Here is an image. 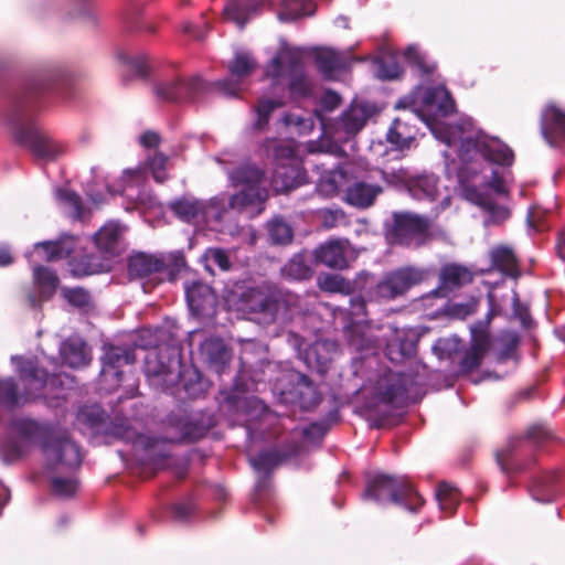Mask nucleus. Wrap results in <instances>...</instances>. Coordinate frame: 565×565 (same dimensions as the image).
I'll return each instance as SVG.
<instances>
[{"label": "nucleus", "mask_w": 565, "mask_h": 565, "mask_svg": "<svg viewBox=\"0 0 565 565\" xmlns=\"http://www.w3.org/2000/svg\"><path fill=\"white\" fill-rule=\"evenodd\" d=\"M72 85L73 75L64 65L47 64L23 84L11 88L0 100L1 122L14 142L38 160L52 162L67 152V143L43 128L36 113L40 102L46 96L68 97Z\"/></svg>", "instance_id": "1"}, {"label": "nucleus", "mask_w": 565, "mask_h": 565, "mask_svg": "<svg viewBox=\"0 0 565 565\" xmlns=\"http://www.w3.org/2000/svg\"><path fill=\"white\" fill-rule=\"evenodd\" d=\"M460 168L446 164L448 179L456 174L461 196L481 207L487 214L484 225H498L510 217V210L495 203L484 188L492 189L499 195L508 193L500 167H511L514 162L513 150L497 137L479 130L461 137L458 149Z\"/></svg>", "instance_id": "2"}, {"label": "nucleus", "mask_w": 565, "mask_h": 565, "mask_svg": "<svg viewBox=\"0 0 565 565\" xmlns=\"http://www.w3.org/2000/svg\"><path fill=\"white\" fill-rule=\"evenodd\" d=\"M395 109H409L403 117H396L391 124V152L403 153L405 150L416 148L417 127L413 121H423L434 137L447 146L461 145V137L477 134L472 120L462 119L460 122L448 126L444 118L456 111V103L451 93L444 84L423 87L416 86L407 96L399 98L394 105Z\"/></svg>", "instance_id": "3"}, {"label": "nucleus", "mask_w": 565, "mask_h": 565, "mask_svg": "<svg viewBox=\"0 0 565 565\" xmlns=\"http://www.w3.org/2000/svg\"><path fill=\"white\" fill-rule=\"evenodd\" d=\"M233 185L239 188L234 194L221 193L209 201L185 194L169 202V210L180 221L192 224L199 220L221 223L232 218L233 213H246L249 217L265 210L268 198L265 171L256 164H241L230 172Z\"/></svg>", "instance_id": "4"}, {"label": "nucleus", "mask_w": 565, "mask_h": 565, "mask_svg": "<svg viewBox=\"0 0 565 565\" xmlns=\"http://www.w3.org/2000/svg\"><path fill=\"white\" fill-rule=\"evenodd\" d=\"M35 445L41 448L46 468L52 472H73L82 463L81 448L66 430L29 417H14L8 424L0 446L1 460L6 465L18 462Z\"/></svg>", "instance_id": "5"}, {"label": "nucleus", "mask_w": 565, "mask_h": 565, "mask_svg": "<svg viewBox=\"0 0 565 565\" xmlns=\"http://www.w3.org/2000/svg\"><path fill=\"white\" fill-rule=\"evenodd\" d=\"M168 422L175 430L171 436H153L137 433L126 417H116L107 426L105 433L130 443L134 457L141 465L153 469H161L168 466L172 444L199 440L209 430V427L195 423L184 415L171 414Z\"/></svg>", "instance_id": "6"}, {"label": "nucleus", "mask_w": 565, "mask_h": 565, "mask_svg": "<svg viewBox=\"0 0 565 565\" xmlns=\"http://www.w3.org/2000/svg\"><path fill=\"white\" fill-rule=\"evenodd\" d=\"M257 62L250 53H236L228 64V76L215 82H206L200 75L177 76L156 84L157 97L170 103L198 104L211 92L218 90L227 97H237L246 88V79L254 73Z\"/></svg>", "instance_id": "7"}, {"label": "nucleus", "mask_w": 565, "mask_h": 565, "mask_svg": "<svg viewBox=\"0 0 565 565\" xmlns=\"http://www.w3.org/2000/svg\"><path fill=\"white\" fill-rule=\"evenodd\" d=\"M143 367L151 386L179 401L196 398L207 390V382L196 369L182 365L177 348L164 347L148 352Z\"/></svg>", "instance_id": "8"}, {"label": "nucleus", "mask_w": 565, "mask_h": 565, "mask_svg": "<svg viewBox=\"0 0 565 565\" xmlns=\"http://www.w3.org/2000/svg\"><path fill=\"white\" fill-rule=\"evenodd\" d=\"M420 334L414 328L391 327V364H404V369L391 367V405L395 399L415 403L425 394L424 364L417 359Z\"/></svg>", "instance_id": "9"}, {"label": "nucleus", "mask_w": 565, "mask_h": 565, "mask_svg": "<svg viewBox=\"0 0 565 565\" xmlns=\"http://www.w3.org/2000/svg\"><path fill=\"white\" fill-rule=\"evenodd\" d=\"M249 385L243 383L237 375L231 388L220 391V411L232 426L244 428L247 444L264 438V431L259 427L266 414V405L256 396L249 395Z\"/></svg>", "instance_id": "10"}, {"label": "nucleus", "mask_w": 565, "mask_h": 565, "mask_svg": "<svg viewBox=\"0 0 565 565\" xmlns=\"http://www.w3.org/2000/svg\"><path fill=\"white\" fill-rule=\"evenodd\" d=\"M265 76L270 79L269 93L284 102L287 96L302 98L311 94L303 65L295 56H289L287 62L279 56L273 57L266 66Z\"/></svg>", "instance_id": "11"}, {"label": "nucleus", "mask_w": 565, "mask_h": 565, "mask_svg": "<svg viewBox=\"0 0 565 565\" xmlns=\"http://www.w3.org/2000/svg\"><path fill=\"white\" fill-rule=\"evenodd\" d=\"M551 438L542 426L531 427L526 434L511 441L503 450L497 452L495 459L505 475L529 472L536 465L535 451Z\"/></svg>", "instance_id": "12"}, {"label": "nucleus", "mask_w": 565, "mask_h": 565, "mask_svg": "<svg viewBox=\"0 0 565 565\" xmlns=\"http://www.w3.org/2000/svg\"><path fill=\"white\" fill-rule=\"evenodd\" d=\"M184 267L185 258L181 252L171 253L167 257L138 253L128 260V274L131 278L148 279L142 284L146 292L163 280L174 281Z\"/></svg>", "instance_id": "13"}, {"label": "nucleus", "mask_w": 565, "mask_h": 565, "mask_svg": "<svg viewBox=\"0 0 565 565\" xmlns=\"http://www.w3.org/2000/svg\"><path fill=\"white\" fill-rule=\"evenodd\" d=\"M273 393L282 404L297 405L305 411L316 407L321 401L316 384L296 370L281 372L273 385Z\"/></svg>", "instance_id": "14"}, {"label": "nucleus", "mask_w": 565, "mask_h": 565, "mask_svg": "<svg viewBox=\"0 0 565 565\" xmlns=\"http://www.w3.org/2000/svg\"><path fill=\"white\" fill-rule=\"evenodd\" d=\"M359 291L350 298V316L355 319L367 317L369 306L388 298V275L379 278L376 275L361 271L353 280L351 292Z\"/></svg>", "instance_id": "15"}, {"label": "nucleus", "mask_w": 565, "mask_h": 565, "mask_svg": "<svg viewBox=\"0 0 565 565\" xmlns=\"http://www.w3.org/2000/svg\"><path fill=\"white\" fill-rule=\"evenodd\" d=\"M136 361L135 349L132 347L104 345V355L102 356V375L105 381L110 380L117 385L128 382L130 396L137 391V383L132 374L122 370L125 366H131Z\"/></svg>", "instance_id": "16"}, {"label": "nucleus", "mask_w": 565, "mask_h": 565, "mask_svg": "<svg viewBox=\"0 0 565 565\" xmlns=\"http://www.w3.org/2000/svg\"><path fill=\"white\" fill-rule=\"evenodd\" d=\"M438 178L434 173L413 174L406 169L391 171V188L408 193L415 200H436Z\"/></svg>", "instance_id": "17"}, {"label": "nucleus", "mask_w": 565, "mask_h": 565, "mask_svg": "<svg viewBox=\"0 0 565 565\" xmlns=\"http://www.w3.org/2000/svg\"><path fill=\"white\" fill-rule=\"evenodd\" d=\"M379 111L374 104L352 100L349 107L331 125L334 137L339 140H347L355 136L363 129L367 120Z\"/></svg>", "instance_id": "18"}, {"label": "nucleus", "mask_w": 565, "mask_h": 565, "mask_svg": "<svg viewBox=\"0 0 565 565\" xmlns=\"http://www.w3.org/2000/svg\"><path fill=\"white\" fill-rule=\"evenodd\" d=\"M391 224V245L399 244L408 246L416 237L429 235V220L426 216L412 212H393Z\"/></svg>", "instance_id": "19"}, {"label": "nucleus", "mask_w": 565, "mask_h": 565, "mask_svg": "<svg viewBox=\"0 0 565 565\" xmlns=\"http://www.w3.org/2000/svg\"><path fill=\"white\" fill-rule=\"evenodd\" d=\"M360 61L362 58L354 56L351 50L318 49L315 55L317 70L326 79H335L340 73L349 71L353 63Z\"/></svg>", "instance_id": "20"}, {"label": "nucleus", "mask_w": 565, "mask_h": 565, "mask_svg": "<svg viewBox=\"0 0 565 565\" xmlns=\"http://www.w3.org/2000/svg\"><path fill=\"white\" fill-rule=\"evenodd\" d=\"M424 503V498L407 477L391 473V504L417 513Z\"/></svg>", "instance_id": "21"}, {"label": "nucleus", "mask_w": 565, "mask_h": 565, "mask_svg": "<svg viewBox=\"0 0 565 565\" xmlns=\"http://www.w3.org/2000/svg\"><path fill=\"white\" fill-rule=\"evenodd\" d=\"M561 480L557 471L540 470L531 476L527 489L535 501L553 502L562 493Z\"/></svg>", "instance_id": "22"}, {"label": "nucleus", "mask_w": 565, "mask_h": 565, "mask_svg": "<svg viewBox=\"0 0 565 565\" xmlns=\"http://www.w3.org/2000/svg\"><path fill=\"white\" fill-rule=\"evenodd\" d=\"M185 298L190 311L196 317H211L217 303L213 289L201 281H194L185 288Z\"/></svg>", "instance_id": "23"}, {"label": "nucleus", "mask_w": 565, "mask_h": 565, "mask_svg": "<svg viewBox=\"0 0 565 565\" xmlns=\"http://www.w3.org/2000/svg\"><path fill=\"white\" fill-rule=\"evenodd\" d=\"M337 343L331 340H321L308 344L299 358L308 370L320 375L327 373L333 359Z\"/></svg>", "instance_id": "24"}, {"label": "nucleus", "mask_w": 565, "mask_h": 565, "mask_svg": "<svg viewBox=\"0 0 565 565\" xmlns=\"http://www.w3.org/2000/svg\"><path fill=\"white\" fill-rule=\"evenodd\" d=\"M362 408L372 427H385L388 423V384L383 382L379 390L365 396Z\"/></svg>", "instance_id": "25"}, {"label": "nucleus", "mask_w": 565, "mask_h": 565, "mask_svg": "<svg viewBox=\"0 0 565 565\" xmlns=\"http://www.w3.org/2000/svg\"><path fill=\"white\" fill-rule=\"evenodd\" d=\"M541 134L552 147L565 139V111L555 104H548L541 113Z\"/></svg>", "instance_id": "26"}, {"label": "nucleus", "mask_w": 565, "mask_h": 565, "mask_svg": "<svg viewBox=\"0 0 565 565\" xmlns=\"http://www.w3.org/2000/svg\"><path fill=\"white\" fill-rule=\"evenodd\" d=\"M473 280V275L468 267L457 263L444 265L439 271V286L433 290L434 296H438L441 291H454Z\"/></svg>", "instance_id": "27"}, {"label": "nucleus", "mask_w": 565, "mask_h": 565, "mask_svg": "<svg viewBox=\"0 0 565 565\" xmlns=\"http://www.w3.org/2000/svg\"><path fill=\"white\" fill-rule=\"evenodd\" d=\"M124 227L116 222H109L99 228L94 235V242L100 255L115 257L120 254L122 248Z\"/></svg>", "instance_id": "28"}, {"label": "nucleus", "mask_w": 565, "mask_h": 565, "mask_svg": "<svg viewBox=\"0 0 565 565\" xmlns=\"http://www.w3.org/2000/svg\"><path fill=\"white\" fill-rule=\"evenodd\" d=\"M491 265L483 274L498 270L502 275L510 278H519L521 275L519 262L514 250L507 245H497L489 253Z\"/></svg>", "instance_id": "29"}, {"label": "nucleus", "mask_w": 565, "mask_h": 565, "mask_svg": "<svg viewBox=\"0 0 565 565\" xmlns=\"http://www.w3.org/2000/svg\"><path fill=\"white\" fill-rule=\"evenodd\" d=\"M266 3L267 0H230L224 13L243 30L249 20L260 14Z\"/></svg>", "instance_id": "30"}, {"label": "nucleus", "mask_w": 565, "mask_h": 565, "mask_svg": "<svg viewBox=\"0 0 565 565\" xmlns=\"http://www.w3.org/2000/svg\"><path fill=\"white\" fill-rule=\"evenodd\" d=\"M296 455L297 447L294 445H288L282 448L275 447L271 449L263 450L257 456L252 457L249 461L255 470L270 475L276 467L295 457Z\"/></svg>", "instance_id": "31"}, {"label": "nucleus", "mask_w": 565, "mask_h": 565, "mask_svg": "<svg viewBox=\"0 0 565 565\" xmlns=\"http://www.w3.org/2000/svg\"><path fill=\"white\" fill-rule=\"evenodd\" d=\"M11 360L17 365L21 380L31 392H39L46 385L49 373L40 367L34 360L21 356H12Z\"/></svg>", "instance_id": "32"}, {"label": "nucleus", "mask_w": 565, "mask_h": 565, "mask_svg": "<svg viewBox=\"0 0 565 565\" xmlns=\"http://www.w3.org/2000/svg\"><path fill=\"white\" fill-rule=\"evenodd\" d=\"M76 249V241L72 236H63L57 241H45L34 245V253L45 262L67 258Z\"/></svg>", "instance_id": "33"}, {"label": "nucleus", "mask_w": 565, "mask_h": 565, "mask_svg": "<svg viewBox=\"0 0 565 565\" xmlns=\"http://www.w3.org/2000/svg\"><path fill=\"white\" fill-rule=\"evenodd\" d=\"M365 489L363 501L383 504L388 499V475L377 470H367L364 475Z\"/></svg>", "instance_id": "34"}, {"label": "nucleus", "mask_w": 565, "mask_h": 565, "mask_svg": "<svg viewBox=\"0 0 565 565\" xmlns=\"http://www.w3.org/2000/svg\"><path fill=\"white\" fill-rule=\"evenodd\" d=\"M106 257L100 254L85 253L81 256L71 257L68 270L74 277L90 276L103 273L109 267Z\"/></svg>", "instance_id": "35"}, {"label": "nucleus", "mask_w": 565, "mask_h": 565, "mask_svg": "<svg viewBox=\"0 0 565 565\" xmlns=\"http://www.w3.org/2000/svg\"><path fill=\"white\" fill-rule=\"evenodd\" d=\"M383 190L380 185L356 181L345 190V202L358 209H367L374 204Z\"/></svg>", "instance_id": "36"}, {"label": "nucleus", "mask_w": 565, "mask_h": 565, "mask_svg": "<svg viewBox=\"0 0 565 565\" xmlns=\"http://www.w3.org/2000/svg\"><path fill=\"white\" fill-rule=\"evenodd\" d=\"M424 278L425 271L413 266H406L391 271V299L403 295L412 287L420 284Z\"/></svg>", "instance_id": "37"}, {"label": "nucleus", "mask_w": 565, "mask_h": 565, "mask_svg": "<svg viewBox=\"0 0 565 565\" xmlns=\"http://www.w3.org/2000/svg\"><path fill=\"white\" fill-rule=\"evenodd\" d=\"M315 259L318 264L334 269H344L348 266L345 247L340 241H329L315 249Z\"/></svg>", "instance_id": "38"}, {"label": "nucleus", "mask_w": 565, "mask_h": 565, "mask_svg": "<svg viewBox=\"0 0 565 565\" xmlns=\"http://www.w3.org/2000/svg\"><path fill=\"white\" fill-rule=\"evenodd\" d=\"M285 309V301L281 295L270 289L266 295L265 301L258 305L253 311L252 320L262 324H270L276 321L278 315Z\"/></svg>", "instance_id": "39"}, {"label": "nucleus", "mask_w": 565, "mask_h": 565, "mask_svg": "<svg viewBox=\"0 0 565 565\" xmlns=\"http://www.w3.org/2000/svg\"><path fill=\"white\" fill-rule=\"evenodd\" d=\"M60 354L63 363L72 369L88 364L89 359L85 352V342L82 339H67L60 347Z\"/></svg>", "instance_id": "40"}, {"label": "nucleus", "mask_w": 565, "mask_h": 565, "mask_svg": "<svg viewBox=\"0 0 565 565\" xmlns=\"http://www.w3.org/2000/svg\"><path fill=\"white\" fill-rule=\"evenodd\" d=\"M284 105L285 102L276 96H273V98H258L257 103L253 106V111L256 116L255 121L253 122V129L259 132L264 131L269 124L271 114Z\"/></svg>", "instance_id": "41"}, {"label": "nucleus", "mask_w": 565, "mask_h": 565, "mask_svg": "<svg viewBox=\"0 0 565 565\" xmlns=\"http://www.w3.org/2000/svg\"><path fill=\"white\" fill-rule=\"evenodd\" d=\"M200 352L207 363L222 369L224 367L230 356L224 341L217 337L205 339L200 344Z\"/></svg>", "instance_id": "42"}, {"label": "nucleus", "mask_w": 565, "mask_h": 565, "mask_svg": "<svg viewBox=\"0 0 565 565\" xmlns=\"http://www.w3.org/2000/svg\"><path fill=\"white\" fill-rule=\"evenodd\" d=\"M313 274L307 256L302 253L295 254L282 267L281 276L288 280H307Z\"/></svg>", "instance_id": "43"}, {"label": "nucleus", "mask_w": 565, "mask_h": 565, "mask_svg": "<svg viewBox=\"0 0 565 565\" xmlns=\"http://www.w3.org/2000/svg\"><path fill=\"white\" fill-rule=\"evenodd\" d=\"M268 239L273 245H287L292 242L294 230L281 216H275L266 224Z\"/></svg>", "instance_id": "44"}, {"label": "nucleus", "mask_w": 565, "mask_h": 565, "mask_svg": "<svg viewBox=\"0 0 565 565\" xmlns=\"http://www.w3.org/2000/svg\"><path fill=\"white\" fill-rule=\"evenodd\" d=\"M118 61L124 64L135 76L147 78L149 76V63L145 53H130L121 50L117 53Z\"/></svg>", "instance_id": "45"}, {"label": "nucleus", "mask_w": 565, "mask_h": 565, "mask_svg": "<svg viewBox=\"0 0 565 565\" xmlns=\"http://www.w3.org/2000/svg\"><path fill=\"white\" fill-rule=\"evenodd\" d=\"M263 151L268 158L277 162L290 160L295 157V148L290 142L275 138H267L263 142Z\"/></svg>", "instance_id": "46"}, {"label": "nucleus", "mask_w": 565, "mask_h": 565, "mask_svg": "<svg viewBox=\"0 0 565 565\" xmlns=\"http://www.w3.org/2000/svg\"><path fill=\"white\" fill-rule=\"evenodd\" d=\"M312 13V0H282V10L278 13V18L280 21L288 22Z\"/></svg>", "instance_id": "47"}, {"label": "nucleus", "mask_w": 565, "mask_h": 565, "mask_svg": "<svg viewBox=\"0 0 565 565\" xmlns=\"http://www.w3.org/2000/svg\"><path fill=\"white\" fill-rule=\"evenodd\" d=\"M270 289L265 288H246L241 292L236 301L238 311L252 315L262 301H265L266 295Z\"/></svg>", "instance_id": "48"}, {"label": "nucleus", "mask_w": 565, "mask_h": 565, "mask_svg": "<svg viewBox=\"0 0 565 565\" xmlns=\"http://www.w3.org/2000/svg\"><path fill=\"white\" fill-rule=\"evenodd\" d=\"M404 60L414 68L418 71L422 76H428L434 73L435 63H428L426 56L422 53L416 44L408 45L404 53Z\"/></svg>", "instance_id": "49"}, {"label": "nucleus", "mask_w": 565, "mask_h": 565, "mask_svg": "<svg viewBox=\"0 0 565 565\" xmlns=\"http://www.w3.org/2000/svg\"><path fill=\"white\" fill-rule=\"evenodd\" d=\"M439 508L452 514L459 503V491L447 482H440L435 492Z\"/></svg>", "instance_id": "50"}, {"label": "nucleus", "mask_w": 565, "mask_h": 565, "mask_svg": "<svg viewBox=\"0 0 565 565\" xmlns=\"http://www.w3.org/2000/svg\"><path fill=\"white\" fill-rule=\"evenodd\" d=\"M33 278L39 286L41 294L51 296L58 284V277L55 271L44 266L33 267Z\"/></svg>", "instance_id": "51"}, {"label": "nucleus", "mask_w": 565, "mask_h": 565, "mask_svg": "<svg viewBox=\"0 0 565 565\" xmlns=\"http://www.w3.org/2000/svg\"><path fill=\"white\" fill-rule=\"evenodd\" d=\"M318 285L321 290L328 292L351 294L353 281H349L337 274H324L319 276Z\"/></svg>", "instance_id": "52"}, {"label": "nucleus", "mask_w": 565, "mask_h": 565, "mask_svg": "<svg viewBox=\"0 0 565 565\" xmlns=\"http://www.w3.org/2000/svg\"><path fill=\"white\" fill-rule=\"evenodd\" d=\"M0 405L8 409L20 405L18 384L12 377L0 379Z\"/></svg>", "instance_id": "53"}, {"label": "nucleus", "mask_w": 565, "mask_h": 565, "mask_svg": "<svg viewBox=\"0 0 565 565\" xmlns=\"http://www.w3.org/2000/svg\"><path fill=\"white\" fill-rule=\"evenodd\" d=\"M338 419L339 412L333 409L328 413L323 420L311 423L308 427H306L303 429V436L312 440L321 439L327 434L331 425L337 423Z\"/></svg>", "instance_id": "54"}, {"label": "nucleus", "mask_w": 565, "mask_h": 565, "mask_svg": "<svg viewBox=\"0 0 565 565\" xmlns=\"http://www.w3.org/2000/svg\"><path fill=\"white\" fill-rule=\"evenodd\" d=\"M486 347L481 342H476L462 356L459 362V369L462 373H470L480 366Z\"/></svg>", "instance_id": "55"}, {"label": "nucleus", "mask_w": 565, "mask_h": 565, "mask_svg": "<svg viewBox=\"0 0 565 565\" xmlns=\"http://www.w3.org/2000/svg\"><path fill=\"white\" fill-rule=\"evenodd\" d=\"M78 489V480L75 477H58L51 479V490L56 497L72 498Z\"/></svg>", "instance_id": "56"}, {"label": "nucleus", "mask_w": 565, "mask_h": 565, "mask_svg": "<svg viewBox=\"0 0 565 565\" xmlns=\"http://www.w3.org/2000/svg\"><path fill=\"white\" fill-rule=\"evenodd\" d=\"M62 294L71 306L78 308L79 310L86 311L93 306L90 294L82 287L64 288Z\"/></svg>", "instance_id": "57"}, {"label": "nucleus", "mask_w": 565, "mask_h": 565, "mask_svg": "<svg viewBox=\"0 0 565 565\" xmlns=\"http://www.w3.org/2000/svg\"><path fill=\"white\" fill-rule=\"evenodd\" d=\"M68 15L95 22L94 0H67Z\"/></svg>", "instance_id": "58"}, {"label": "nucleus", "mask_w": 565, "mask_h": 565, "mask_svg": "<svg viewBox=\"0 0 565 565\" xmlns=\"http://www.w3.org/2000/svg\"><path fill=\"white\" fill-rule=\"evenodd\" d=\"M461 340L456 335L451 338H439L433 345V352L443 360L451 358L460 349Z\"/></svg>", "instance_id": "59"}, {"label": "nucleus", "mask_w": 565, "mask_h": 565, "mask_svg": "<svg viewBox=\"0 0 565 565\" xmlns=\"http://www.w3.org/2000/svg\"><path fill=\"white\" fill-rule=\"evenodd\" d=\"M78 418L86 423L93 429H99L106 420V413L97 405L83 407L78 413Z\"/></svg>", "instance_id": "60"}, {"label": "nucleus", "mask_w": 565, "mask_h": 565, "mask_svg": "<svg viewBox=\"0 0 565 565\" xmlns=\"http://www.w3.org/2000/svg\"><path fill=\"white\" fill-rule=\"evenodd\" d=\"M512 316L521 322L524 329L531 328L533 319L531 317L529 307L520 301L519 294L512 290Z\"/></svg>", "instance_id": "61"}, {"label": "nucleus", "mask_w": 565, "mask_h": 565, "mask_svg": "<svg viewBox=\"0 0 565 565\" xmlns=\"http://www.w3.org/2000/svg\"><path fill=\"white\" fill-rule=\"evenodd\" d=\"M171 511L175 520L186 522L195 514L196 503L191 497H189L178 503H174L171 507Z\"/></svg>", "instance_id": "62"}, {"label": "nucleus", "mask_w": 565, "mask_h": 565, "mask_svg": "<svg viewBox=\"0 0 565 565\" xmlns=\"http://www.w3.org/2000/svg\"><path fill=\"white\" fill-rule=\"evenodd\" d=\"M207 265L206 268H210L211 265L217 266L222 271H228L232 267V263L227 253L222 248H210L205 254Z\"/></svg>", "instance_id": "63"}, {"label": "nucleus", "mask_w": 565, "mask_h": 565, "mask_svg": "<svg viewBox=\"0 0 565 565\" xmlns=\"http://www.w3.org/2000/svg\"><path fill=\"white\" fill-rule=\"evenodd\" d=\"M168 162V157L161 152H157L149 161V167L152 173L153 179L163 183L168 179V174L166 171V166Z\"/></svg>", "instance_id": "64"}]
</instances>
